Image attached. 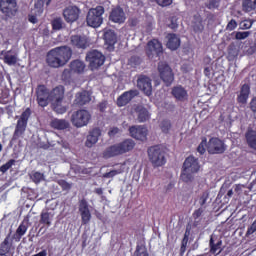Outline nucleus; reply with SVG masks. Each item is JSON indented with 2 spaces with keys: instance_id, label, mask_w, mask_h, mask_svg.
Returning <instances> with one entry per match:
<instances>
[{
  "instance_id": "obj_1",
  "label": "nucleus",
  "mask_w": 256,
  "mask_h": 256,
  "mask_svg": "<svg viewBox=\"0 0 256 256\" xmlns=\"http://www.w3.org/2000/svg\"><path fill=\"white\" fill-rule=\"evenodd\" d=\"M73 57V50L69 46H60L50 50L46 55V63L49 67L59 69L64 67Z\"/></svg>"
},
{
  "instance_id": "obj_2",
  "label": "nucleus",
  "mask_w": 256,
  "mask_h": 256,
  "mask_svg": "<svg viewBox=\"0 0 256 256\" xmlns=\"http://www.w3.org/2000/svg\"><path fill=\"white\" fill-rule=\"evenodd\" d=\"M135 148V141L126 139L120 143L114 144L106 148L103 152L104 159H111V157H119V155H125L129 151H133Z\"/></svg>"
},
{
  "instance_id": "obj_3",
  "label": "nucleus",
  "mask_w": 256,
  "mask_h": 256,
  "mask_svg": "<svg viewBox=\"0 0 256 256\" xmlns=\"http://www.w3.org/2000/svg\"><path fill=\"white\" fill-rule=\"evenodd\" d=\"M65 99V86L59 85L50 91V101H52V109L58 115L67 113V106H63Z\"/></svg>"
},
{
  "instance_id": "obj_4",
  "label": "nucleus",
  "mask_w": 256,
  "mask_h": 256,
  "mask_svg": "<svg viewBox=\"0 0 256 256\" xmlns=\"http://www.w3.org/2000/svg\"><path fill=\"white\" fill-rule=\"evenodd\" d=\"M29 117H31V108H26L17 120L12 141H18V139L24 137L27 129V123H29Z\"/></svg>"
},
{
  "instance_id": "obj_5",
  "label": "nucleus",
  "mask_w": 256,
  "mask_h": 256,
  "mask_svg": "<svg viewBox=\"0 0 256 256\" xmlns=\"http://www.w3.org/2000/svg\"><path fill=\"white\" fill-rule=\"evenodd\" d=\"M103 15H105V7L98 5L95 8H90L86 16L88 27L97 29L100 25H103Z\"/></svg>"
},
{
  "instance_id": "obj_6",
  "label": "nucleus",
  "mask_w": 256,
  "mask_h": 256,
  "mask_svg": "<svg viewBox=\"0 0 256 256\" xmlns=\"http://www.w3.org/2000/svg\"><path fill=\"white\" fill-rule=\"evenodd\" d=\"M148 157L154 167H163L167 163L165 151L159 145L152 146L148 149Z\"/></svg>"
},
{
  "instance_id": "obj_7",
  "label": "nucleus",
  "mask_w": 256,
  "mask_h": 256,
  "mask_svg": "<svg viewBox=\"0 0 256 256\" xmlns=\"http://www.w3.org/2000/svg\"><path fill=\"white\" fill-rule=\"evenodd\" d=\"M70 121L74 127L80 129L81 127H87L89 121H91V113L85 109L74 111L71 115Z\"/></svg>"
},
{
  "instance_id": "obj_8",
  "label": "nucleus",
  "mask_w": 256,
  "mask_h": 256,
  "mask_svg": "<svg viewBox=\"0 0 256 256\" xmlns=\"http://www.w3.org/2000/svg\"><path fill=\"white\" fill-rule=\"evenodd\" d=\"M158 73L160 78L165 83L166 87L171 86L173 81H175V75L173 74V69L166 62H160L158 64Z\"/></svg>"
},
{
  "instance_id": "obj_9",
  "label": "nucleus",
  "mask_w": 256,
  "mask_h": 256,
  "mask_svg": "<svg viewBox=\"0 0 256 256\" xmlns=\"http://www.w3.org/2000/svg\"><path fill=\"white\" fill-rule=\"evenodd\" d=\"M86 61L89 63V67L92 71H95V69H99L102 65L105 63V55L103 53L92 50L87 53L86 55Z\"/></svg>"
},
{
  "instance_id": "obj_10",
  "label": "nucleus",
  "mask_w": 256,
  "mask_h": 256,
  "mask_svg": "<svg viewBox=\"0 0 256 256\" xmlns=\"http://www.w3.org/2000/svg\"><path fill=\"white\" fill-rule=\"evenodd\" d=\"M36 101L39 107H47L51 103V92L47 86L43 84L37 86Z\"/></svg>"
},
{
  "instance_id": "obj_11",
  "label": "nucleus",
  "mask_w": 256,
  "mask_h": 256,
  "mask_svg": "<svg viewBox=\"0 0 256 256\" xmlns=\"http://www.w3.org/2000/svg\"><path fill=\"white\" fill-rule=\"evenodd\" d=\"M146 55L149 59H153V57H161V55H163V44L161 41L155 38L148 41Z\"/></svg>"
},
{
  "instance_id": "obj_12",
  "label": "nucleus",
  "mask_w": 256,
  "mask_h": 256,
  "mask_svg": "<svg viewBox=\"0 0 256 256\" xmlns=\"http://www.w3.org/2000/svg\"><path fill=\"white\" fill-rule=\"evenodd\" d=\"M78 211L80 213L82 225H88L91 221V210L89 209V202L85 198L79 200Z\"/></svg>"
},
{
  "instance_id": "obj_13",
  "label": "nucleus",
  "mask_w": 256,
  "mask_h": 256,
  "mask_svg": "<svg viewBox=\"0 0 256 256\" xmlns=\"http://www.w3.org/2000/svg\"><path fill=\"white\" fill-rule=\"evenodd\" d=\"M17 1L15 0H0V11L6 17H15L17 13Z\"/></svg>"
},
{
  "instance_id": "obj_14",
  "label": "nucleus",
  "mask_w": 256,
  "mask_h": 256,
  "mask_svg": "<svg viewBox=\"0 0 256 256\" xmlns=\"http://www.w3.org/2000/svg\"><path fill=\"white\" fill-rule=\"evenodd\" d=\"M207 151L210 155H221L225 153V143L219 138H211L207 145Z\"/></svg>"
},
{
  "instance_id": "obj_15",
  "label": "nucleus",
  "mask_w": 256,
  "mask_h": 256,
  "mask_svg": "<svg viewBox=\"0 0 256 256\" xmlns=\"http://www.w3.org/2000/svg\"><path fill=\"white\" fill-rule=\"evenodd\" d=\"M139 95V90L137 89H132L128 90L124 93H122L118 98H117V106L118 107H125V105H129L135 97Z\"/></svg>"
},
{
  "instance_id": "obj_16",
  "label": "nucleus",
  "mask_w": 256,
  "mask_h": 256,
  "mask_svg": "<svg viewBox=\"0 0 256 256\" xmlns=\"http://www.w3.org/2000/svg\"><path fill=\"white\" fill-rule=\"evenodd\" d=\"M81 15V9L77 6H68L63 10V17L66 23H75Z\"/></svg>"
},
{
  "instance_id": "obj_17",
  "label": "nucleus",
  "mask_w": 256,
  "mask_h": 256,
  "mask_svg": "<svg viewBox=\"0 0 256 256\" xmlns=\"http://www.w3.org/2000/svg\"><path fill=\"white\" fill-rule=\"evenodd\" d=\"M137 87L146 95L151 97L153 95V86L151 84V78L147 76H142L137 80Z\"/></svg>"
},
{
  "instance_id": "obj_18",
  "label": "nucleus",
  "mask_w": 256,
  "mask_h": 256,
  "mask_svg": "<svg viewBox=\"0 0 256 256\" xmlns=\"http://www.w3.org/2000/svg\"><path fill=\"white\" fill-rule=\"evenodd\" d=\"M127 16L125 15V11L120 6L113 8L109 15V21L112 23H118L121 25L125 23Z\"/></svg>"
},
{
  "instance_id": "obj_19",
  "label": "nucleus",
  "mask_w": 256,
  "mask_h": 256,
  "mask_svg": "<svg viewBox=\"0 0 256 256\" xmlns=\"http://www.w3.org/2000/svg\"><path fill=\"white\" fill-rule=\"evenodd\" d=\"M129 133L133 139H137V141H146L149 130L144 126H131L129 128Z\"/></svg>"
},
{
  "instance_id": "obj_20",
  "label": "nucleus",
  "mask_w": 256,
  "mask_h": 256,
  "mask_svg": "<svg viewBox=\"0 0 256 256\" xmlns=\"http://www.w3.org/2000/svg\"><path fill=\"white\" fill-rule=\"evenodd\" d=\"M182 169L190 171L191 173H198L201 166L199 165V160L197 158L188 156L183 163Z\"/></svg>"
},
{
  "instance_id": "obj_21",
  "label": "nucleus",
  "mask_w": 256,
  "mask_h": 256,
  "mask_svg": "<svg viewBox=\"0 0 256 256\" xmlns=\"http://www.w3.org/2000/svg\"><path fill=\"white\" fill-rule=\"evenodd\" d=\"M87 103H91V94L89 91L82 90L76 93L74 99V105H76V107H83V105H87Z\"/></svg>"
},
{
  "instance_id": "obj_22",
  "label": "nucleus",
  "mask_w": 256,
  "mask_h": 256,
  "mask_svg": "<svg viewBox=\"0 0 256 256\" xmlns=\"http://www.w3.org/2000/svg\"><path fill=\"white\" fill-rule=\"evenodd\" d=\"M71 45L76 49H87L89 47V41L85 36L73 35L71 36Z\"/></svg>"
},
{
  "instance_id": "obj_23",
  "label": "nucleus",
  "mask_w": 256,
  "mask_h": 256,
  "mask_svg": "<svg viewBox=\"0 0 256 256\" xmlns=\"http://www.w3.org/2000/svg\"><path fill=\"white\" fill-rule=\"evenodd\" d=\"M171 94L173 95L174 98H176V101H187L189 99V94L187 93V90L179 85V86H174L172 88Z\"/></svg>"
},
{
  "instance_id": "obj_24",
  "label": "nucleus",
  "mask_w": 256,
  "mask_h": 256,
  "mask_svg": "<svg viewBox=\"0 0 256 256\" xmlns=\"http://www.w3.org/2000/svg\"><path fill=\"white\" fill-rule=\"evenodd\" d=\"M137 119L139 123H145V121H149L151 119V114L149 113V110L145 108L143 105H138L134 109Z\"/></svg>"
},
{
  "instance_id": "obj_25",
  "label": "nucleus",
  "mask_w": 256,
  "mask_h": 256,
  "mask_svg": "<svg viewBox=\"0 0 256 256\" xmlns=\"http://www.w3.org/2000/svg\"><path fill=\"white\" fill-rule=\"evenodd\" d=\"M166 39H168L166 47L171 51H177L178 47H181V38L177 34L170 33L166 36Z\"/></svg>"
},
{
  "instance_id": "obj_26",
  "label": "nucleus",
  "mask_w": 256,
  "mask_h": 256,
  "mask_svg": "<svg viewBox=\"0 0 256 256\" xmlns=\"http://www.w3.org/2000/svg\"><path fill=\"white\" fill-rule=\"evenodd\" d=\"M99 137H101V129L100 128H94L89 132V135L87 136L86 140V147H93L95 143L99 141Z\"/></svg>"
},
{
  "instance_id": "obj_27",
  "label": "nucleus",
  "mask_w": 256,
  "mask_h": 256,
  "mask_svg": "<svg viewBox=\"0 0 256 256\" xmlns=\"http://www.w3.org/2000/svg\"><path fill=\"white\" fill-rule=\"evenodd\" d=\"M70 126L71 124H69V121L65 119L54 118L50 122V127L52 129H56L57 131H65V129H69Z\"/></svg>"
},
{
  "instance_id": "obj_28",
  "label": "nucleus",
  "mask_w": 256,
  "mask_h": 256,
  "mask_svg": "<svg viewBox=\"0 0 256 256\" xmlns=\"http://www.w3.org/2000/svg\"><path fill=\"white\" fill-rule=\"evenodd\" d=\"M251 93V87L249 84H243L240 90V94L237 97V101L242 105L247 103V99H249V94Z\"/></svg>"
},
{
  "instance_id": "obj_29",
  "label": "nucleus",
  "mask_w": 256,
  "mask_h": 256,
  "mask_svg": "<svg viewBox=\"0 0 256 256\" xmlns=\"http://www.w3.org/2000/svg\"><path fill=\"white\" fill-rule=\"evenodd\" d=\"M245 139L248 147L256 151V131L251 129L247 130L245 134Z\"/></svg>"
},
{
  "instance_id": "obj_30",
  "label": "nucleus",
  "mask_w": 256,
  "mask_h": 256,
  "mask_svg": "<svg viewBox=\"0 0 256 256\" xmlns=\"http://www.w3.org/2000/svg\"><path fill=\"white\" fill-rule=\"evenodd\" d=\"M72 73H77L78 75L85 71V63L81 60H74L69 65Z\"/></svg>"
},
{
  "instance_id": "obj_31",
  "label": "nucleus",
  "mask_w": 256,
  "mask_h": 256,
  "mask_svg": "<svg viewBox=\"0 0 256 256\" xmlns=\"http://www.w3.org/2000/svg\"><path fill=\"white\" fill-rule=\"evenodd\" d=\"M53 222V215L50 212L42 211L40 214V225H44V227H51Z\"/></svg>"
},
{
  "instance_id": "obj_32",
  "label": "nucleus",
  "mask_w": 256,
  "mask_h": 256,
  "mask_svg": "<svg viewBox=\"0 0 256 256\" xmlns=\"http://www.w3.org/2000/svg\"><path fill=\"white\" fill-rule=\"evenodd\" d=\"M104 41L108 47H115V43H117V34L112 30L106 31L104 33Z\"/></svg>"
},
{
  "instance_id": "obj_33",
  "label": "nucleus",
  "mask_w": 256,
  "mask_h": 256,
  "mask_svg": "<svg viewBox=\"0 0 256 256\" xmlns=\"http://www.w3.org/2000/svg\"><path fill=\"white\" fill-rule=\"evenodd\" d=\"M256 10V0H243L242 1V11L244 13H251V11Z\"/></svg>"
},
{
  "instance_id": "obj_34",
  "label": "nucleus",
  "mask_w": 256,
  "mask_h": 256,
  "mask_svg": "<svg viewBox=\"0 0 256 256\" xmlns=\"http://www.w3.org/2000/svg\"><path fill=\"white\" fill-rule=\"evenodd\" d=\"M196 201L198 202L200 207H203L204 209H207V202L209 201V192H208V190H205L201 194H199Z\"/></svg>"
},
{
  "instance_id": "obj_35",
  "label": "nucleus",
  "mask_w": 256,
  "mask_h": 256,
  "mask_svg": "<svg viewBox=\"0 0 256 256\" xmlns=\"http://www.w3.org/2000/svg\"><path fill=\"white\" fill-rule=\"evenodd\" d=\"M125 172V163L121 164L120 168L116 170H111L110 172H106L103 174L104 179H113V177L117 175H121V173Z\"/></svg>"
},
{
  "instance_id": "obj_36",
  "label": "nucleus",
  "mask_w": 256,
  "mask_h": 256,
  "mask_svg": "<svg viewBox=\"0 0 256 256\" xmlns=\"http://www.w3.org/2000/svg\"><path fill=\"white\" fill-rule=\"evenodd\" d=\"M9 235L6 236L4 241L0 244V255L7 256V253L11 251V243H9Z\"/></svg>"
},
{
  "instance_id": "obj_37",
  "label": "nucleus",
  "mask_w": 256,
  "mask_h": 256,
  "mask_svg": "<svg viewBox=\"0 0 256 256\" xmlns=\"http://www.w3.org/2000/svg\"><path fill=\"white\" fill-rule=\"evenodd\" d=\"M64 25L65 23L61 17H56L51 21L52 31H61Z\"/></svg>"
},
{
  "instance_id": "obj_38",
  "label": "nucleus",
  "mask_w": 256,
  "mask_h": 256,
  "mask_svg": "<svg viewBox=\"0 0 256 256\" xmlns=\"http://www.w3.org/2000/svg\"><path fill=\"white\" fill-rule=\"evenodd\" d=\"M27 229H29V227L27 225L21 223L16 230V234L14 235L15 240L21 241V237H23V235H25V233H27Z\"/></svg>"
},
{
  "instance_id": "obj_39",
  "label": "nucleus",
  "mask_w": 256,
  "mask_h": 256,
  "mask_svg": "<svg viewBox=\"0 0 256 256\" xmlns=\"http://www.w3.org/2000/svg\"><path fill=\"white\" fill-rule=\"evenodd\" d=\"M45 6V2L43 0H37L34 4V8L32 9V13L34 15H43V7Z\"/></svg>"
},
{
  "instance_id": "obj_40",
  "label": "nucleus",
  "mask_w": 256,
  "mask_h": 256,
  "mask_svg": "<svg viewBox=\"0 0 256 256\" xmlns=\"http://www.w3.org/2000/svg\"><path fill=\"white\" fill-rule=\"evenodd\" d=\"M193 173H195V172H190V171H186V170L182 169L180 179L184 183H191L193 181V179H195V177L193 176Z\"/></svg>"
},
{
  "instance_id": "obj_41",
  "label": "nucleus",
  "mask_w": 256,
  "mask_h": 256,
  "mask_svg": "<svg viewBox=\"0 0 256 256\" xmlns=\"http://www.w3.org/2000/svg\"><path fill=\"white\" fill-rule=\"evenodd\" d=\"M159 127H160L162 133H165L167 135L169 133V131H171V127H173V126L171 124V120L164 119L160 122Z\"/></svg>"
},
{
  "instance_id": "obj_42",
  "label": "nucleus",
  "mask_w": 256,
  "mask_h": 256,
  "mask_svg": "<svg viewBox=\"0 0 256 256\" xmlns=\"http://www.w3.org/2000/svg\"><path fill=\"white\" fill-rule=\"evenodd\" d=\"M210 253H212V255H215V253H217V251H219V249H221V245H223V241H218L216 244L213 241V238L210 239Z\"/></svg>"
},
{
  "instance_id": "obj_43",
  "label": "nucleus",
  "mask_w": 256,
  "mask_h": 256,
  "mask_svg": "<svg viewBox=\"0 0 256 256\" xmlns=\"http://www.w3.org/2000/svg\"><path fill=\"white\" fill-rule=\"evenodd\" d=\"M15 163H17L15 159L8 160L5 164L0 166V173H2V175H5V173H7V171L11 169L13 165H15Z\"/></svg>"
},
{
  "instance_id": "obj_44",
  "label": "nucleus",
  "mask_w": 256,
  "mask_h": 256,
  "mask_svg": "<svg viewBox=\"0 0 256 256\" xmlns=\"http://www.w3.org/2000/svg\"><path fill=\"white\" fill-rule=\"evenodd\" d=\"M73 77V72L70 69H64L61 75V79L62 81H64V83H71V79Z\"/></svg>"
},
{
  "instance_id": "obj_45",
  "label": "nucleus",
  "mask_w": 256,
  "mask_h": 256,
  "mask_svg": "<svg viewBox=\"0 0 256 256\" xmlns=\"http://www.w3.org/2000/svg\"><path fill=\"white\" fill-rule=\"evenodd\" d=\"M254 23H255V21L253 19H245L244 21L240 22V29L242 31H245L247 29H251V27H253Z\"/></svg>"
},
{
  "instance_id": "obj_46",
  "label": "nucleus",
  "mask_w": 256,
  "mask_h": 256,
  "mask_svg": "<svg viewBox=\"0 0 256 256\" xmlns=\"http://www.w3.org/2000/svg\"><path fill=\"white\" fill-rule=\"evenodd\" d=\"M233 35H235V39L237 41H243L244 39H247V37H249V35H251V31H238V32H233Z\"/></svg>"
},
{
  "instance_id": "obj_47",
  "label": "nucleus",
  "mask_w": 256,
  "mask_h": 256,
  "mask_svg": "<svg viewBox=\"0 0 256 256\" xmlns=\"http://www.w3.org/2000/svg\"><path fill=\"white\" fill-rule=\"evenodd\" d=\"M30 177L33 183H36V184L41 183L45 179V175L41 172H34Z\"/></svg>"
},
{
  "instance_id": "obj_48",
  "label": "nucleus",
  "mask_w": 256,
  "mask_h": 256,
  "mask_svg": "<svg viewBox=\"0 0 256 256\" xmlns=\"http://www.w3.org/2000/svg\"><path fill=\"white\" fill-rule=\"evenodd\" d=\"M4 63H6V65H16L17 64V56L7 53L4 56Z\"/></svg>"
},
{
  "instance_id": "obj_49",
  "label": "nucleus",
  "mask_w": 256,
  "mask_h": 256,
  "mask_svg": "<svg viewBox=\"0 0 256 256\" xmlns=\"http://www.w3.org/2000/svg\"><path fill=\"white\" fill-rule=\"evenodd\" d=\"M207 145V138H202L201 143L197 147V151L200 153V155H205V151H207Z\"/></svg>"
},
{
  "instance_id": "obj_50",
  "label": "nucleus",
  "mask_w": 256,
  "mask_h": 256,
  "mask_svg": "<svg viewBox=\"0 0 256 256\" xmlns=\"http://www.w3.org/2000/svg\"><path fill=\"white\" fill-rule=\"evenodd\" d=\"M143 62V59L139 56H132L129 60L128 63L131 65V67H138Z\"/></svg>"
},
{
  "instance_id": "obj_51",
  "label": "nucleus",
  "mask_w": 256,
  "mask_h": 256,
  "mask_svg": "<svg viewBox=\"0 0 256 256\" xmlns=\"http://www.w3.org/2000/svg\"><path fill=\"white\" fill-rule=\"evenodd\" d=\"M168 27L169 29H177L179 27V24L177 23V17L172 16L168 19Z\"/></svg>"
},
{
  "instance_id": "obj_52",
  "label": "nucleus",
  "mask_w": 256,
  "mask_h": 256,
  "mask_svg": "<svg viewBox=\"0 0 256 256\" xmlns=\"http://www.w3.org/2000/svg\"><path fill=\"white\" fill-rule=\"evenodd\" d=\"M58 185H60L62 191H70L71 189V184L66 180H59Z\"/></svg>"
},
{
  "instance_id": "obj_53",
  "label": "nucleus",
  "mask_w": 256,
  "mask_h": 256,
  "mask_svg": "<svg viewBox=\"0 0 256 256\" xmlns=\"http://www.w3.org/2000/svg\"><path fill=\"white\" fill-rule=\"evenodd\" d=\"M205 209L206 208H203L202 206H200V208L196 209L192 214L193 219H195V220L199 219V217H201V215H203V213H205Z\"/></svg>"
},
{
  "instance_id": "obj_54",
  "label": "nucleus",
  "mask_w": 256,
  "mask_h": 256,
  "mask_svg": "<svg viewBox=\"0 0 256 256\" xmlns=\"http://www.w3.org/2000/svg\"><path fill=\"white\" fill-rule=\"evenodd\" d=\"M219 0H210L207 4L206 7L207 9H218L219 8Z\"/></svg>"
},
{
  "instance_id": "obj_55",
  "label": "nucleus",
  "mask_w": 256,
  "mask_h": 256,
  "mask_svg": "<svg viewBox=\"0 0 256 256\" xmlns=\"http://www.w3.org/2000/svg\"><path fill=\"white\" fill-rule=\"evenodd\" d=\"M157 5L160 7H169V5H172L173 0H154Z\"/></svg>"
},
{
  "instance_id": "obj_56",
  "label": "nucleus",
  "mask_w": 256,
  "mask_h": 256,
  "mask_svg": "<svg viewBox=\"0 0 256 256\" xmlns=\"http://www.w3.org/2000/svg\"><path fill=\"white\" fill-rule=\"evenodd\" d=\"M227 31H235L237 29V21L235 19H232L228 22L226 26Z\"/></svg>"
},
{
  "instance_id": "obj_57",
  "label": "nucleus",
  "mask_w": 256,
  "mask_h": 256,
  "mask_svg": "<svg viewBox=\"0 0 256 256\" xmlns=\"http://www.w3.org/2000/svg\"><path fill=\"white\" fill-rule=\"evenodd\" d=\"M137 256H149L147 249L142 248L141 246L136 247Z\"/></svg>"
},
{
  "instance_id": "obj_58",
  "label": "nucleus",
  "mask_w": 256,
  "mask_h": 256,
  "mask_svg": "<svg viewBox=\"0 0 256 256\" xmlns=\"http://www.w3.org/2000/svg\"><path fill=\"white\" fill-rule=\"evenodd\" d=\"M256 232V220L251 224L250 227H248L246 232V237H249V235H253V233Z\"/></svg>"
},
{
  "instance_id": "obj_59",
  "label": "nucleus",
  "mask_w": 256,
  "mask_h": 256,
  "mask_svg": "<svg viewBox=\"0 0 256 256\" xmlns=\"http://www.w3.org/2000/svg\"><path fill=\"white\" fill-rule=\"evenodd\" d=\"M250 109H251L252 113H254L255 119H256V98H253L250 101Z\"/></svg>"
},
{
  "instance_id": "obj_60",
  "label": "nucleus",
  "mask_w": 256,
  "mask_h": 256,
  "mask_svg": "<svg viewBox=\"0 0 256 256\" xmlns=\"http://www.w3.org/2000/svg\"><path fill=\"white\" fill-rule=\"evenodd\" d=\"M117 133H119V128H117V127H113L108 131L109 137H115V135H117Z\"/></svg>"
},
{
  "instance_id": "obj_61",
  "label": "nucleus",
  "mask_w": 256,
  "mask_h": 256,
  "mask_svg": "<svg viewBox=\"0 0 256 256\" xmlns=\"http://www.w3.org/2000/svg\"><path fill=\"white\" fill-rule=\"evenodd\" d=\"M40 15H35L34 13H32L31 15L28 16V21L30 23H33L35 25V23H37V17H39Z\"/></svg>"
},
{
  "instance_id": "obj_62",
  "label": "nucleus",
  "mask_w": 256,
  "mask_h": 256,
  "mask_svg": "<svg viewBox=\"0 0 256 256\" xmlns=\"http://www.w3.org/2000/svg\"><path fill=\"white\" fill-rule=\"evenodd\" d=\"M99 111L101 113H105V109H107V101L101 102L99 105Z\"/></svg>"
},
{
  "instance_id": "obj_63",
  "label": "nucleus",
  "mask_w": 256,
  "mask_h": 256,
  "mask_svg": "<svg viewBox=\"0 0 256 256\" xmlns=\"http://www.w3.org/2000/svg\"><path fill=\"white\" fill-rule=\"evenodd\" d=\"M234 191L235 193H237V195H241V193H243V186H241V184H236L234 187Z\"/></svg>"
},
{
  "instance_id": "obj_64",
  "label": "nucleus",
  "mask_w": 256,
  "mask_h": 256,
  "mask_svg": "<svg viewBox=\"0 0 256 256\" xmlns=\"http://www.w3.org/2000/svg\"><path fill=\"white\" fill-rule=\"evenodd\" d=\"M204 75H205V77H211V68L210 67L204 68Z\"/></svg>"
}]
</instances>
